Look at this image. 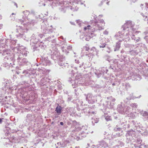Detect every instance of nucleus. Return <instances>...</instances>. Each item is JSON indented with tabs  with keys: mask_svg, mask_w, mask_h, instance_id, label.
<instances>
[{
	"mask_svg": "<svg viewBox=\"0 0 148 148\" xmlns=\"http://www.w3.org/2000/svg\"><path fill=\"white\" fill-rule=\"evenodd\" d=\"M61 108L60 106H58L56 108V112L58 114H60L61 113Z\"/></svg>",
	"mask_w": 148,
	"mask_h": 148,
	"instance_id": "f257e3e1",
	"label": "nucleus"
},
{
	"mask_svg": "<svg viewBox=\"0 0 148 148\" xmlns=\"http://www.w3.org/2000/svg\"><path fill=\"white\" fill-rule=\"evenodd\" d=\"M60 125H63V122H61L60 123Z\"/></svg>",
	"mask_w": 148,
	"mask_h": 148,
	"instance_id": "f03ea898",
	"label": "nucleus"
},
{
	"mask_svg": "<svg viewBox=\"0 0 148 148\" xmlns=\"http://www.w3.org/2000/svg\"><path fill=\"white\" fill-rule=\"evenodd\" d=\"M106 119L107 120V121H109V120H110V119H108L107 118V117H106Z\"/></svg>",
	"mask_w": 148,
	"mask_h": 148,
	"instance_id": "7ed1b4c3",
	"label": "nucleus"
},
{
	"mask_svg": "<svg viewBox=\"0 0 148 148\" xmlns=\"http://www.w3.org/2000/svg\"><path fill=\"white\" fill-rule=\"evenodd\" d=\"M1 119H0V123H1Z\"/></svg>",
	"mask_w": 148,
	"mask_h": 148,
	"instance_id": "20e7f679",
	"label": "nucleus"
},
{
	"mask_svg": "<svg viewBox=\"0 0 148 148\" xmlns=\"http://www.w3.org/2000/svg\"><path fill=\"white\" fill-rule=\"evenodd\" d=\"M87 29V28H86V27H85V28H84V29H85V30Z\"/></svg>",
	"mask_w": 148,
	"mask_h": 148,
	"instance_id": "39448f33",
	"label": "nucleus"
},
{
	"mask_svg": "<svg viewBox=\"0 0 148 148\" xmlns=\"http://www.w3.org/2000/svg\"><path fill=\"white\" fill-rule=\"evenodd\" d=\"M90 26H88V27H89Z\"/></svg>",
	"mask_w": 148,
	"mask_h": 148,
	"instance_id": "423d86ee",
	"label": "nucleus"
}]
</instances>
